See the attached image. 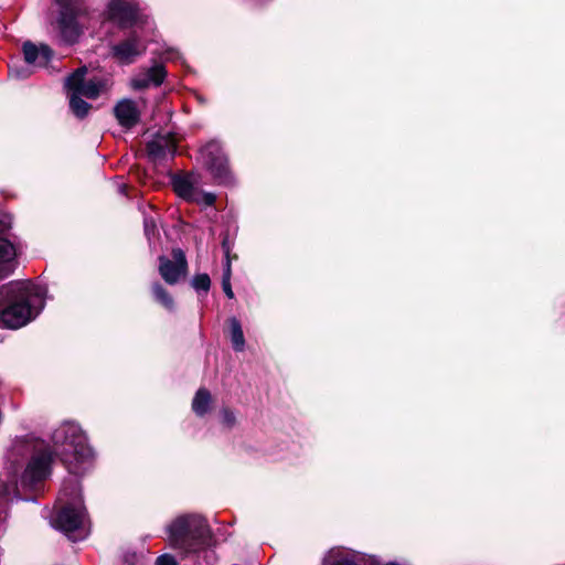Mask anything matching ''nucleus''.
I'll use <instances>...</instances> for the list:
<instances>
[{
  "mask_svg": "<svg viewBox=\"0 0 565 565\" xmlns=\"http://www.w3.org/2000/svg\"><path fill=\"white\" fill-rule=\"evenodd\" d=\"M45 290L31 281L14 280L0 287V327L19 329L44 307Z\"/></svg>",
  "mask_w": 565,
  "mask_h": 565,
  "instance_id": "obj_1",
  "label": "nucleus"
},
{
  "mask_svg": "<svg viewBox=\"0 0 565 565\" xmlns=\"http://www.w3.org/2000/svg\"><path fill=\"white\" fill-rule=\"evenodd\" d=\"M52 522L72 541H81L88 535L89 521L83 507L81 488L76 479H70L63 484L56 500V514Z\"/></svg>",
  "mask_w": 565,
  "mask_h": 565,
  "instance_id": "obj_2",
  "label": "nucleus"
},
{
  "mask_svg": "<svg viewBox=\"0 0 565 565\" xmlns=\"http://www.w3.org/2000/svg\"><path fill=\"white\" fill-rule=\"evenodd\" d=\"M8 459L13 466L12 473L14 477L18 472L15 466L20 459L29 460L20 482L22 487H33L49 475L52 454L44 440L35 437H21L13 441Z\"/></svg>",
  "mask_w": 565,
  "mask_h": 565,
  "instance_id": "obj_3",
  "label": "nucleus"
},
{
  "mask_svg": "<svg viewBox=\"0 0 565 565\" xmlns=\"http://www.w3.org/2000/svg\"><path fill=\"white\" fill-rule=\"evenodd\" d=\"M167 541L181 553H205L212 555L207 548L212 544V532L204 518L198 514H183L177 516L166 527Z\"/></svg>",
  "mask_w": 565,
  "mask_h": 565,
  "instance_id": "obj_4",
  "label": "nucleus"
},
{
  "mask_svg": "<svg viewBox=\"0 0 565 565\" xmlns=\"http://www.w3.org/2000/svg\"><path fill=\"white\" fill-rule=\"evenodd\" d=\"M56 454L73 475H79L86 470L93 451L87 445V439L81 427L74 423H64L52 434Z\"/></svg>",
  "mask_w": 565,
  "mask_h": 565,
  "instance_id": "obj_5",
  "label": "nucleus"
},
{
  "mask_svg": "<svg viewBox=\"0 0 565 565\" xmlns=\"http://www.w3.org/2000/svg\"><path fill=\"white\" fill-rule=\"evenodd\" d=\"M201 156L204 164L216 180L220 182L228 181L227 159L216 141L206 143L201 150Z\"/></svg>",
  "mask_w": 565,
  "mask_h": 565,
  "instance_id": "obj_6",
  "label": "nucleus"
},
{
  "mask_svg": "<svg viewBox=\"0 0 565 565\" xmlns=\"http://www.w3.org/2000/svg\"><path fill=\"white\" fill-rule=\"evenodd\" d=\"M86 73L87 68L85 66L76 70L66 78L65 87L67 93L94 99L102 90V83L93 79L85 81Z\"/></svg>",
  "mask_w": 565,
  "mask_h": 565,
  "instance_id": "obj_7",
  "label": "nucleus"
},
{
  "mask_svg": "<svg viewBox=\"0 0 565 565\" xmlns=\"http://www.w3.org/2000/svg\"><path fill=\"white\" fill-rule=\"evenodd\" d=\"M173 259L160 257L159 273L166 282L174 285L186 274V259L181 249H174Z\"/></svg>",
  "mask_w": 565,
  "mask_h": 565,
  "instance_id": "obj_8",
  "label": "nucleus"
},
{
  "mask_svg": "<svg viewBox=\"0 0 565 565\" xmlns=\"http://www.w3.org/2000/svg\"><path fill=\"white\" fill-rule=\"evenodd\" d=\"M146 51L143 42L136 31L120 43L113 46V56L120 63L130 64Z\"/></svg>",
  "mask_w": 565,
  "mask_h": 565,
  "instance_id": "obj_9",
  "label": "nucleus"
},
{
  "mask_svg": "<svg viewBox=\"0 0 565 565\" xmlns=\"http://www.w3.org/2000/svg\"><path fill=\"white\" fill-rule=\"evenodd\" d=\"M61 4V17L58 19V29L61 32L62 40L72 44L77 41L81 29L76 21V10L68 2L60 3Z\"/></svg>",
  "mask_w": 565,
  "mask_h": 565,
  "instance_id": "obj_10",
  "label": "nucleus"
},
{
  "mask_svg": "<svg viewBox=\"0 0 565 565\" xmlns=\"http://www.w3.org/2000/svg\"><path fill=\"white\" fill-rule=\"evenodd\" d=\"M109 18L121 28H128L137 23L138 9L136 4L127 0H113L108 6Z\"/></svg>",
  "mask_w": 565,
  "mask_h": 565,
  "instance_id": "obj_11",
  "label": "nucleus"
},
{
  "mask_svg": "<svg viewBox=\"0 0 565 565\" xmlns=\"http://www.w3.org/2000/svg\"><path fill=\"white\" fill-rule=\"evenodd\" d=\"M24 61L28 65L44 67L53 56V51L46 44L35 45L32 42L23 44Z\"/></svg>",
  "mask_w": 565,
  "mask_h": 565,
  "instance_id": "obj_12",
  "label": "nucleus"
},
{
  "mask_svg": "<svg viewBox=\"0 0 565 565\" xmlns=\"http://www.w3.org/2000/svg\"><path fill=\"white\" fill-rule=\"evenodd\" d=\"M115 116L125 128L136 126L140 119V108L135 100L122 99L115 107Z\"/></svg>",
  "mask_w": 565,
  "mask_h": 565,
  "instance_id": "obj_13",
  "label": "nucleus"
},
{
  "mask_svg": "<svg viewBox=\"0 0 565 565\" xmlns=\"http://www.w3.org/2000/svg\"><path fill=\"white\" fill-rule=\"evenodd\" d=\"M200 184V179L196 174H178L172 178V185L175 193L184 199L191 201Z\"/></svg>",
  "mask_w": 565,
  "mask_h": 565,
  "instance_id": "obj_14",
  "label": "nucleus"
},
{
  "mask_svg": "<svg viewBox=\"0 0 565 565\" xmlns=\"http://www.w3.org/2000/svg\"><path fill=\"white\" fill-rule=\"evenodd\" d=\"M200 184V179L196 174H178L172 178V185L175 193L184 199L191 201Z\"/></svg>",
  "mask_w": 565,
  "mask_h": 565,
  "instance_id": "obj_15",
  "label": "nucleus"
},
{
  "mask_svg": "<svg viewBox=\"0 0 565 565\" xmlns=\"http://www.w3.org/2000/svg\"><path fill=\"white\" fill-rule=\"evenodd\" d=\"M166 76V71L161 65H154L149 68L147 72L139 74L136 76L131 84L136 89H143L151 85L159 86Z\"/></svg>",
  "mask_w": 565,
  "mask_h": 565,
  "instance_id": "obj_16",
  "label": "nucleus"
},
{
  "mask_svg": "<svg viewBox=\"0 0 565 565\" xmlns=\"http://www.w3.org/2000/svg\"><path fill=\"white\" fill-rule=\"evenodd\" d=\"M15 256L13 244L7 238L0 237V280L13 271Z\"/></svg>",
  "mask_w": 565,
  "mask_h": 565,
  "instance_id": "obj_17",
  "label": "nucleus"
},
{
  "mask_svg": "<svg viewBox=\"0 0 565 565\" xmlns=\"http://www.w3.org/2000/svg\"><path fill=\"white\" fill-rule=\"evenodd\" d=\"M148 153L153 158H161L167 154H174L177 143L171 136H158L147 146Z\"/></svg>",
  "mask_w": 565,
  "mask_h": 565,
  "instance_id": "obj_18",
  "label": "nucleus"
},
{
  "mask_svg": "<svg viewBox=\"0 0 565 565\" xmlns=\"http://www.w3.org/2000/svg\"><path fill=\"white\" fill-rule=\"evenodd\" d=\"M212 405V395L206 388H200L193 401H192V409L198 416L205 415Z\"/></svg>",
  "mask_w": 565,
  "mask_h": 565,
  "instance_id": "obj_19",
  "label": "nucleus"
},
{
  "mask_svg": "<svg viewBox=\"0 0 565 565\" xmlns=\"http://www.w3.org/2000/svg\"><path fill=\"white\" fill-rule=\"evenodd\" d=\"M228 323L233 349L235 351H243L245 347V338L239 321L236 318H231Z\"/></svg>",
  "mask_w": 565,
  "mask_h": 565,
  "instance_id": "obj_20",
  "label": "nucleus"
},
{
  "mask_svg": "<svg viewBox=\"0 0 565 565\" xmlns=\"http://www.w3.org/2000/svg\"><path fill=\"white\" fill-rule=\"evenodd\" d=\"M152 294L157 302H159L167 310L172 311L174 308L173 298L170 294L159 284H153Z\"/></svg>",
  "mask_w": 565,
  "mask_h": 565,
  "instance_id": "obj_21",
  "label": "nucleus"
},
{
  "mask_svg": "<svg viewBox=\"0 0 565 565\" xmlns=\"http://www.w3.org/2000/svg\"><path fill=\"white\" fill-rule=\"evenodd\" d=\"M70 98V107L75 116L83 118L88 114L90 105L82 99V96L67 93Z\"/></svg>",
  "mask_w": 565,
  "mask_h": 565,
  "instance_id": "obj_22",
  "label": "nucleus"
},
{
  "mask_svg": "<svg viewBox=\"0 0 565 565\" xmlns=\"http://www.w3.org/2000/svg\"><path fill=\"white\" fill-rule=\"evenodd\" d=\"M215 194L211 192L201 191L199 188L194 193L192 200L190 202L196 203L202 206H211L215 202Z\"/></svg>",
  "mask_w": 565,
  "mask_h": 565,
  "instance_id": "obj_23",
  "label": "nucleus"
},
{
  "mask_svg": "<svg viewBox=\"0 0 565 565\" xmlns=\"http://www.w3.org/2000/svg\"><path fill=\"white\" fill-rule=\"evenodd\" d=\"M222 287H223V291L225 292V295L230 299H232L234 297V292H233L232 286H231V260L228 258V255L226 256V264H225V269H224L223 279H222Z\"/></svg>",
  "mask_w": 565,
  "mask_h": 565,
  "instance_id": "obj_24",
  "label": "nucleus"
},
{
  "mask_svg": "<svg viewBox=\"0 0 565 565\" xmlns=\"http://www.w3.org/2000/svg\"><path fill=\"white\" fill-rule=\"evenodd\" d=\"M192 287L196 291L207 292L211 287V279L206 274L195 275L192 279Z\"/></svg>",
  "mask_w": 565,
  "mask_h": 565,
  "instance_id": "obj_25",
  "label": "nucleus"
},
{
  "mask_svg": "<svg viewBox=\"0 0 565 565\" xmlns=\"http://www.w3.org/2000/svg\"><path fill=\"white\" fill-rule=\"evenodd\" d=\"M221 422L226 427H233L236 423L235 414L230 409H223L221 412Z\"/></svg>",
  "mask_w": 565,
  "mask_h": 565,
  "instance_id": "obj_26",
  "label": "nucleus"
},
{
  "mask_svg": "<svg viewBox=\"0 0 565 565\" xmlns=\"http://www.w3.org/2000/svg\"><path fill=\"white\" fill-rule=\"evenodd\" d=\"M18 489V481L13 480L10 483H3L0 486V498L4 499Z\"/></svg>",
  "mask_w": 565,
  "mask_h": 565,
  "instance_id": "obj_27",
  "label": "nucleus"
},
{
  "mask_svg": "<svg viewBox=\"0 0 565 565\" xmlns=\"http://www.w3.org/2000/svg\"><path fill=\"white\" fill-rule=\"evenodd\" d=\"M175 559L173 556L169 554H163L159 556L156 561V565H175Z\"/></svg>",
  "mask_w": 565,
  "mask_h": 565,
  "instance_id": "obj_28",
  "label": "nucleus"
},
{
  "mask_svg": "<svg viewBox=\"0 0 565 565\" xmlns=\"http://www.w3.org/2000/svg\"><path fill=\"white\" fill-rule=\"evenodd\" d=\"M10 74L17 78H25L31 74V72L29 71V68L20 71L17 67L12 66L10 68Z\"/></svg>",
  "mask_w": 565,
  "mask_h": 565,
  "instance_id": "obj_29",
  "label": "nucleus"
},
{
  "mask_svg": "<svg viewBox=\"0 0 565 565\" xmlns=\"http://www.w3.org/2000/svg\"><path fill=\"white\" fill-rule=\"evenodd\" d=\"M154 230H156V224H154L153 220L146 218L145 220V232H146V235L149 236L151 232L152 233L154 232Z\"/></svg>",
  "mask_w": 565,
  "mask_h": 565,
  "instance_id": "obj_30",
  "label": "nucleus"
},
{
  "mask_svg": "<svg viewBox=\"0 0 565 565\" xmlns=\"http://www.w3.org/2000/svg\"><path fill=\"white\" fill-rule=\"evenodd\" d=\"M10 226H11L10 217L6 216L3 221H0V232L10 228Z\"/></svg>",
  "mask_w": 565,
  "mask_h": 565,
  "instance_id": "obj_31",
  "label": "nucleus"
},
{
  "mask_svg": "<svg viewBox=\"0 0 565 565\" xmlns=\"http://www.w3.org/2000/svg\"><path fill=\"white\" fill-rule=\"evenodd\" d=\"M178 55L179 54L177 52L170 50L167 52V60H173L174 57H178Z\"/></svg>",
  "mask_w": 565,
  "mask_h": 565,
  "instance_id": "obj_32",
  "label": "nucleus"
}]
</instances>
